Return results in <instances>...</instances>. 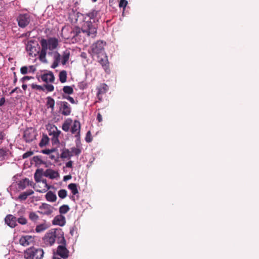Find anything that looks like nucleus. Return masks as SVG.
I'll return each instance as SVG.
<instances>
[{
  "label": "nucleus",
  "mask_w": 259,
  "mask_h": 259,
  "mask_svg": "<svg viewBox=\"0 0 259 259\" xmlns=\"http://www.w3.org/2000/svg\"><path fill=\"white\" fill-rule=\"evenodd\" d=\"M33 193L34 192L32 190H29L20 194L18 198L21 201H24L27 198L28 196L33 194Z\"/></svg>",
  "instance_id": "obj_23"
},
{
  "label": "nucleus",
  "mask_w": 259,
  "mask_h": 259,
  "mask_svg": "<svg viewBox=\"0 0 259 259\" xmlns=\"http://www.w3.org/2000/svg\"><path fill=\"white\" fill-rule=\"evenodd\" d=\"M32 78V77H31V76H25L21 79V81H25V80H29Z\"/></svg>",
  "instance_id": "obj_53"
},
{
  "label": "nucleus",
  "mask_w": 259,
  "mask_h": 259,
  "mask_svg": "<svg viewBox=\"0 0 259 259\" xmlns=\"http://www.w3.org/2000/svg\"><path fill=\"white\" fill-rule=\"evenodd\" d=\"M55 151V149H51V150H50V149H45V150H42V153H44V154H51L52 152Z\"/></svg>",
  "instance_id": "obj_51"
},
{
  "label": "nucleus",
  "mask_w": 259,
  "mask_h": 259,
  "mask_svg": "<svg viewBox=\"0 0 259 259\" xmlns=\"http://www.w3.org/2000/svg\"><path fill=\"white\" fill-rule=\"evenodd\" d=\"M70 208L68 205L64 204L59 207V211L60 214H66L69 211Z\"/></svg>",
  "instance_id": "obj_29"
},
{
  "label": "nucleus",
  "mask_w": 259,
  "mask_h": 259,
  "mask_svg": "<svg viewBox=\"0 0 259 259\" xmlns=\"http://www.w3.org/2000/svg\"><path fill=\"white\" fill-rule=\"evenodd\" d=\"M56 237V232H51L47 233L43 238V240L46 245L52 246L54 244Z\"/></svg>",
  "instance_id": "obj_9"
},
{
  "label": "nucleus",
  "mask_w": 259,
  "mask_h": 259,
  "mask_svg": "<svg viewBox=\"0 0 259 259\" xmlns=\"http://www.w3.org/2000/svg\"><path fill=\"white\" fill-rule=\"evenodd\" d=\"M73 162L71 160L69 161L66 163V166L67 167L72 168Z\"/></svg>",
  "instance_id": "obj_54"
},
{
  "label": "nucleus",
  "mask_w": 259,
  "mask_h": 259,
  "mask_svg": "<svg viewBox=\"0 0 259 259\" xmlns=\"http://www.w3.org/2000/svg\"><path fill=\"white\" fill-rule=\"evenodd\" d=\"M80 122L77 120H74L73 124L71 128V132L72 134H75L76 133V135L75 136L77 138V140L79 142L80 141Z\"/></svg>",
  "instance_id": "obj_13"
},
{
  "label": "nucleus",
  "mask_w": 259,
  "mask_h": 259,
  "mask_svg": "<svg viewBox=\"0 0 259 259\" xmlns=\"http://www.w3.org/2000/svg\"><path fill=\"white\" fill-rule=\"evenodd\" d=\"M5 134L3 132H0V140H3L5 138Z\"/></svg>",
  "instance_id": "obj_61"
},
{
  "label": "nucleus",
  "mask_w": 259,
  "mask_h": 259,
  "mask_svg": "<svg viewBox=\"0 0 259 259\" xmlns=\"http://www.w3.org/2000/svg\"><path fill=\"white\" fill-rule=\"evenodd\" d=\"M6 155V151L4 149H0V157H4Z\"/></svg>",
  "instance_id": "obj_52"
},
{
  "label": "nucleus",
  "mask_w": 259,
  "mask_h": 259,
  "mask_svg": "<svg viewBox=\"0 0 259 259\" xmlns=\"http://www.w3.org/2000/svg\"><path fill=\"white\" fill-rule=\"evenodd\" d=\"M128 3L126 0H120L119 3V7L120 8H123V11L125 10V7H126Z\"/></svg>",
  "instance_id": "obj_41"
},
{
  "label": "nucleus",
  "mask_w": 259,
  "mask_h": 259,
  "mask_svg": "<svg viewBox=\"0 0 259 259\" xmlns=\"http://www.w3.org/2000/svg\"><path fill=\"white\" fill-rule=\"evenodd\" d=\"M80 56L84 59H86L87 58V54L85 52H82L81 53Z\"/></svg>",
  "instance_id": "obj_62"
},
{
  "label": "nucleus",
  "mask_w": 259,
  "mask_h": 259,
  "mask_svg": "<svg viewBox=\"0 0 259 259\" xmlns=\"http://www.w3.org/2000/svg\"><path fill=\"white\" fill-rule=\"evenodd\" d=\"M29 219L32 222H35L39 219V217L35 212H30L29 214Z\"/></svg>",
  "instance_id": "obj_34"
},
{
  "label": "nucleus",
  "mask_w": 259,
  "mask_h": 259,
  "mask_svg": "<svg viewBox=\"0 0 259 259\" xmlns=\"http://www.w3.org/2000/svg\"><path fill=\"white\" fill-rule=\"evenodd\" d=\"M17 221L19 224L21 225H25L27 223V219L23 217L17 219Z\"/></svg>",
  "instance_id": "obj_42"
},
{
  "label": "nucleus",
  "mask_w": 259,
  "mask_h": 259,
  "mask_svg": "<svg viewBox=\"0 0 259 259\" xmlns=\"http://www.w3.org/2000/svg\"><path fill=\"white\" fill-rule=\"evenodd\" d=\"M20 72L22 74H26L28 72V68L27 66H23L20 68Z\"/></svg>",
  "instance_id": "obj_47"
},
{
  "label": "nucleus",
  "mask_w": 259,
  "mask_h": 259,
  "mask_svg": "<svg viewBox=\"0 0 259 259\" xmlns=\"http://www.w3.org/2000/svg\"><path fill=\"white\" fill-rule=\"evenodd\" d=\"M70 123H71V120L70 121H68V120L65 121L62 125V130L66 132H68L69 128H70Z\"/></svg>",
  "instance_id": "obj_37"
},
{
  "label": "nucleus",
  "mask_w": 259,
  "mask_h": 259,
  "mask_svg": "<svg viewBox=\"0 0 259 259\" xmlns=\"http://www.w3.org/2000/svg\"><path fill=\"white\" fill-rule=\"evenodd\" d=\"M73 156V154L68 149H64L63 150L61 154V158H70Z\"/></svg>",
  "instance_id": "obj_26"
},
{
  "label": "nucleus",
  "mask_w": 259,
  "mask_h": 259,
  "mask_svg": "<svg viewBox=\"0 0 259 259\" xmlns=\"http://www.w3.org/2000/svg\"><path fill=\"white\" fill-rule=\"evenodd\" d=\"M44 87L45 89L48 91V92H52L54 90V87L52 84H47L44 85Z\"/></svg>",
  "instance_id": "obj_46"
},
{
  "label": "nucleus",
  "mask_w": 259,
  "mask_h": 259,
  "mask_svg": "<svg viewBox=\"0 0 259 259\" xmlns=\"http://www.w3.org/2000/svg\"><path fill=\"white\" fill-rule=\"evenodd\" d=\"M58 64L59 62L54 61V63L52 64V67L53 68H55L58 66Z\"/></svg>",
  "instance_id": "obj_60"
},
{
  "label": "nucleus",
  "mask_w": 259,
  "mask_h": 259,
  "mask_svg": "<svg viewBox=\"0 0 259 259\" xmlns=\"http://www.w3.org/2000/svg\"><path fill=\"white\" fill-rule=\"evenodd\" d=\"M98 12L96 10H93L91 12L87 13L86 15L90 18V20H93V22H95V18L97 17Z\"/></svg>",
  "instance_id": "obj_32"
},
{
  "label": "nucleus",
  "mask_w": 259,
  "mask_h": 259,
  "mask_svg": "<svg viewBox=\"0 0 259 259\" xmlns=\"http://www.w3.org/2000/svg\"><path fill=\"white\" fill-rule=\"evenodd\" d=\"M70 56V53L68 52H64L62 56L61 57V63L63 65H65L68 61Z\"/></svg>",
  "instance_id": "obj_30"
},
{
  "label": "nucleus",
  "mask_w": 259,
  "mask_h": 259,
  "mask_svg": "<svg viewBox=\"0 0 259 259\" xmlns=\"http://www.w3.org/2000/svg\"><path fill=\"white\" fill-rule=\"evenodd\" d=\"M67 191L65 189H61L58 191L59 197L61 199H64L67 196Z\"/></svg>",
  "instance_id": "obj_39"
},
{
  "label": "nucleus",
  "mask_w": 259,
  "mask_h": 259,
  "mask_svg": "<svg viewBox=\"0 0 259 259\" xmlns=\"http://www.w3.org/2000/svg\"><path fill=\"white\" fill-rule=\"evenodd\" d=\"M63 98H65L66 99H67L70 103H71L72 104H75V102L74 100V99L70 97V96H63Z\"/></svg>",
  "instance_id": "obj_50"
},
{
  "label": "nucleus",
  "mask_w": 259,
  "mask_h": 259,
  "mask_svg": "<svg viewBox=\"0 0 259 259\" xmlns=\"http://www.w3.org/2000/svg\"><path fill=\"white\" fill-rule=\"evenodd\" d=\"M70 152L73 154V156L76 155L78 156L81 153V149L80 148H76V147H72L70 149Z\"/></svg>",
  "instance_id": "obj_38"
},
{
  "label": "nucleus",
  "mask_w": 259,
  "mask_h": 259,
  "mask_svg": "<svg viewBox=\"0 0 259 259\" xmlns=\"http://www.w3.org/2000/svg\"><path fill=\"white\" fill-rule=\"evenodd\" d=\"M36 133L32 128L26 130L24 132L23 138L26 142H32L35 139Z\"/></svg>",
  "instance_id": "obj_10"
},
{
  "label": "nucleus",
  "mask_w": 259,
  "mask_h": 259,
  "mask_svg": "<svg viewBox=\"0 0 259 259\" xmlns=\"http://www.w3.org/2000/svg\"><path fill=\"white\" fill-rule=\"evenodd\" d=\"M57 242L59 244V245H66V241L64 237L63 234H57V237L56 238Z\"/></svg>",
  "instance_id": "obj_24"
},
{
  "label": "nucleus",
  "mask_w": 259,
  "mask_h": 259,
  "mask_svg": "<svg viewBox=\"0 0 259 259\" xmlns=\"http://www.w3.org/2000/svg\"><path fill=\"white\" fill-rule=\"evenodd\" d=\"M33 159L36 162H41V160L40 158L38 156H34L33 157Z\"/></svg>",
  "instance_id": "obj_57"
},
{
  "label": "nucleus",
  "mask_w": 259,
  "mask_h": 259,
  "mask_svg": "<svg viewBox=\"0 0 259 259\" xmlns=\"http://www.w3.org/2000/svg\"><path fill=\"white\" fill-rule=\"evenodd\" d=\"M13 74H14L13 84L14 85H15L16 82H17V75H16V73L15 72H13Z\"/></svg>",
  "instance_id": "obj_56"
},
{
  "label": "nucleus",
  "mask_w": 259,
  "mask_h": 259,
  "mask_svg": "<svg viewBox=\"0 0 259 259\" xmlns=\"http://www.w3.org/2000/svg\"><path fill=\"white\" fill-rule=\"evenodd\" d=\"M47 100V103H46V106L48 108H51L52 110L53 111L54 109V106L55 102L53 98H52L51 97H48L46 98Z\"/></svg>",
  "instance_id": "obj_25"
},
{
  "label": "nucleus",
  "mask_w": 259,
  "mask_h": 259,
  "mask_svg": "<svg viewBox=\"0 0 259 259\" xmlns=\"http://www.w3.org/2000/svg\"><path fill=\"white\" fill-rule=\"evenodd\" d=\"M51 186L48 185L47 180L44 179L35 186V190L40 193H45L50 189Z\"/></svg>",
  "instance_id": "obj_12"
},
{
  "label": "nucleus",
  "mask_w": 259,
  "mask_h": 259,
  "mask_svg": "<svg viewBox=\"0 0 259 259\" xmlns=\"http://www.w3.org/2000/svg\"><path fill=\"white\" fill-rule=\"evenodd\" d=\"M26 50L29 52V55L31 56H35L39 52L36 47L33 46L30 43L27 44Z\"/></svg>",
  "instance_id": "obj_20"
},
{
  "label": "nucleus",
  "mask_w": 259,
  "mask_h": 259,
  "mask_svg": "<svg viewBox=\"0 0 259 259\" xmlns=\"http://www.w3.org/2000/svg\"><path fill=\"white\" fill-rule=\"evenodd\" d=\"M58 133V136H59L60 134H61V131L58 130L57 127L54 125L53 127H51L49 135L52 136V137H55L56 134Z\"/></svg>",
  "instance_id": "obj_31"
},
{
  "label": "nucleus",
  "mask_w": 259,
  "mask_h": 259,
  "mask_svg": "<svg viewBox=\"0 0 259 259\" xmlns=\"http://www.w3.org/2000/svg\"><path fill=\"white\" fill-rule=\"evenodd\" d=\"M54 210V207L47 203H42L39 206V210L37 212L43 215H51Z\"/></svg>",
  "instance_id": "obj_6"
},
{
  "label": "nucleus",
  "mask_w": 259,
  "mask_h": 259,
  "mask_svg": "<svg viewBox=\"0 0 259 259\" xmlns=\"http://www.w3.org/2000/svg\"><path fill=\"white\" fill-rule=\"evenodd\" d=\"M41 78L43 81L46 82V83L49 82H53L55 80L54 75L52 72L44 74L41 75Z\"/></svg>",
  "instance_id": "obj_19"
},
{
  "label": "nucleus",
  "mask_w": 259,
  "mask_h": 259,
  "mask_svg": "<svg viewBox=\"0 0 259 259\" xmlns=\"http://www.w3.org/2000/svg\"><path fill=\"white\" fill-rule=\"evenodd\" d=\"M33 154V152L31 151H27L26 153H24L22 157L23 159L27 158L31 155H32Z\"/></svg>",
  "instance_id": "obj_48"
},
{
  "label": "nucleus",
  "mask_w": 259,
  "mask_h": 259,
  "mask_svg": "<svg viewBox=\"0 0 259 259\" xmlns=\"http://www.w3.org/2000/svg\"><path fill=\"white\" fill-rule=\"evenodd\" d=\"M5 221V223L11 228H14L17 225V218L12 214L7 215Z\"/></svg>",
  "instance_id": "obj_16"
},
{
  "label": "nucleus",
  "mask_w": 259,
  "mask_h": 259,
  "mask_svg": "<svg viewBox=\"0 0 259 259\" xmlns=\"http://www.w3.org/2000/svg\"><path fill=\"white\" fill-rule=\"evenodd\" d=\"M19 89V88L18 87H16L14 89H13L11 92H10V95H12L14 93H15V92L17 91V90Z\"/></svg>",
  "instance_id": "obj_64"
},
{
  "label": "nucleus",
  "mask_w": 259,
  "mask_h": 259,
  "mask_svg": "<svg viewBox=\"0 0 259 259\" xmlns=\"http://www.w3.org/2000/svg\"><path fill=\"white\" fill-rule=\"evenodd\" d=\"M98 59V62L102 66L106 72H108L109 70V63L108 60L107 56L106 53H103L100 55V56H97Z\"/></svg>",
  "instance_id": "obj_8"
},
{
  "label": "nucleus",
  "mask_w": 259,
  "mask_h": 259,
  "mask_svg": "<svg viewBox=\"0 0 259 259\" xmlns=\"http://www.w3.org/2000/svg\"><path fill=\"white\" fill-rule=\"evenodd\" d=\"M31 87L33 89H36V90H37L39 91H44V87H43L40 85H37V84L33 83L31 84Z\"/></svg>",
  "instance_id": "obj_45"
},
{
  "label": "nucleus",
  "mask_w": 259,
  "mask_h": 259,
  "mask_svg": "<svg viewBox=\"0 0 259 259\" xmlns=\"http://www.w3.org/2000/svg\"><path fill=\"white\" fill-rule=\"evenodd\" d=\"M69 251L66 248V245H59L54 255L60 256L63 259H66L69 256Z\"/></svg>",
  "instance_id": "obj_7"
},
{
  "label": "nucleus",
  "mask_w": 259,
  "mask_h": 259,
  "mask_svg": "<svg viewBox=\"0 0 259 259\" xmlns=\"http://www.w3.org/2000/svg\"><path fill=\"white\" fill-rule=\"evenodd\" d=\"M49 139L47 137H44L41 139L39 145L40 147H43L48 143Z\"/></svg>",
  "instance_id": "obj_40"
},
{
  "label": "nucleus",
  "mask_w": 259,
  "mask_h": 259,
  "mask_svg": "<svg viewBox=\"0 0 259 259\" xmlns=\"http://www.w3.org/2000/svg\"><path fill=\"white\" fill-rule=\"evenodd\" d=\"M41 46V50L40 51L39 59L44 62H46V56L48 49L53 50L55 49L58 45V40L55 37H50L48 40L42 38L40 41Z\"/></svg>",
  "instance_id": "obj_1"
},
{
  "label": "nucleus",
  "mask_w": 259,
  "mask_h": 259,
  "mask_svg": "<svg viewBox=\"0 0 259 259\" xmlns=\"http://www.w3.org/2000/svg\"><path fill=\"white\" fill-rule=\"evenodd\" d=\"M58 137V133L56 134L55 137H52V142L53 144H59V140Z\"/></svg>",
  "instance_id": "obj_44"
},
{
  "label": "nucleus",
  "mask_w": 259,
  "mask_h": 259,
  "mask_svg": "<svg viewBox=\"0 0 259 259\" xmlns=\"http://www.w3.org/2000/svg\"><path fill=\"white\" fill-rule=\"evenodd\" d=\"M33 182L30 181L27 178H25L20 181L18 183V188L21 190H24L27 186H32Z\"/></svg>",
  "instance_id": "obj_18"
},
{
  "label": "nucleus",
  "mask_w": 259,
  "mask_h": 259,
  "mask_svg": "<svg viewBox=\"0 0 259 259\" xmlns=\"http://www.w3.org/2000/svg\"><path fill=\"white\" fill-rule=\"evenodd\" d=\"M41 177V171L39 169H37L34 174V179L35 181L37 183L41 182V181L40 180Z\"/></svg>",
  "instance_id": "obj_33"
},
{
  "label": "nucleus",
  "mask_w": 259,
  "mask_h": 259,
  "mask_svg": "<svg viewBox=\"0 0 259 259\" xmlns=\"http://www.w3.org/2000/svg\"><path fill=\"white\" fill-rule=\"evenodd\" d=\"M68 189H70L73 194V195H75L78 193V191L77 188V185L75 183H71L68 185Z\"/></svg>",
  "instance_id": "obj_28"
},
{
  "label": "nucleus",
  "mask_w": 259,
  "mask_h": 259,
  "mask_svg": "<svg viewBox=\"0 0 259 259\" xmlns=\"http://www.w3.org/2000/svg\"><path fill=\"white\" fill-rule=\"evenodd\" d=\"M60 81L61 83H64L67 80V72L65 70H62L60 72L59 74Z\"/></svg>",
  "instance_id": "obj_27"
},
{
  "label": "nucleus",
  "mask_w": 259,
  "mask_h": 259,
  "mask_svg": "<svg viewBox=\"0 0 259 259\" xmlns=\"http://www.w3.org/2000/svg\"><path fill=\"white\" fill-rule=\"evenodd\" d=\"M5 103V98L3 97L0 100V106H3Z\"/></svg>",
  "instance_id": "obj_59"
},
{
  "label": "nucleus",
  "mask_w": 259,
  "mask_h": 259,
  "mask_svg": "<svg viewBox=\"0 0 259 259\" xmlns=\"http://www.w3.org/2000/svg\"><path fill=\"white\" fill-rule=\"evenodd\" d=\"M81 30L88 36L94 37L97 34V25L91 20L84 21L81 26Z\"/></svg>",
  "instance_id": "obj_3"
},
{
  "label": "nucleus",
  "mask_w": 259,
  "mask_h": 259,
  "mask_svg": "<svg viewBox=\"0 0 259 259\" xmlns=\"http://www.w3.org/2000/svg\"><path fill=\"white\" fill-rule=\"evenodd\" d=\"M44 176L46 177H49L51 179H54L59 176V174L57 171L53 169H48L45 171Z\"/></svg>",
  "instance_id": "obj_21"
},
{
  "label": "nucleus",
  "mask_w": 259,
  "mask_h": 259,
  "mask_svg": "<svg viewBox=\"0 0 259 259\" xmlns=\"http://www.w3.org/2000/svg\"><path fill=\"white\" fill-rule=\"evenodd\" d=\"M18 26L22 28H25L31 21V17L28 14H21L17 18Z\"/></svg>",
  "instance_id": "obj_5"
},
{
  "label": "nucleus",
  "mask_w": 259,
  "mask_h": 259,
  "mask_svg": "<svg viewBox=\"0 0 259 259\" xmlns=\"http://www.w3.org/2000/svg\"><path fill=\"white\" fill-rule=\"evenodd\" d=\"M65 223V218L61 214L56 216L53 221V224L54 225H59L60 226H63Z\"/></svg>",
  "instance_id": "obj_17"
},
{
  "label": "nucleus",
  "mask_w": 259,
  "mask_h": 259,
  "mask_svg": "<svg viewBox=\"0 0 259 259\" xmlns=\"http://www.w3.org/2000/svg\"><path fill=\"white\" fill-rule=\"evenodd\" d=\"M46 199L49 202H54L57 200L56 195L51 191H50L46 194Z\"/></svg>",
  "instance_id": "obj_22"
},
{
  "label": "nucleus",
  "mask_w": 259,
  "mask_h": 259,
  "mask_svg": "<svg viewBox=\"0 0 259 259\" xmlns=\"http://www.w3.org/2000/svg\"><path fill=\"white\" fill-rule=\"evenodd\" d=\"M24 257L26 259H42L44 252L40 248L34 247L27 248L24 252Z\"/></svg>",
  "instance_id": "obj_2"
},
{
  "label": "nucleus",
  "mask_w": 259,
  "mask_h": 259,
  "mask_svg": "<svg viewBox=\"0 0 259 259\" xmlns=\"http://www.w3.org/2000/svg\"><path fill=\"white\" fill-rule=\"evenodd\" d=\"M109 88L108 85L103 83H101L99 87L97 88L98 92L97 94V97L98 99L99 102H101L102 100V95L105 94L107 91L108 90Z\"/></svg>",
  "instance_id": "obj_14"
},
{
  "label": "nucleus",
  "mask_w": 259,
  "mask_h": 259,
  "mask_svg": "<svg viewBox=\"0 0 259 259\" xmlns=\"http://www.w3.org/2000/svg\"><path fill=\"white\" fill-rule=\"evenodd\" d=\"M33 242L34 238L29 235L22 236L19 239L20 244L24 246H28Z\"/></svg>",
  "instance_id": "obj_15"
},
{
  "label": "nucleus",
  "mask_w": 259,
  "mask_h": 259,
  "mask_svg": "<svg viewBox=\"0 0 259 259\" xmlns=\"http://www.w3.org/2000/svg\"><path fill=\"white\" fill-rule=\"evenodd\" d=\"M63 91L65 94L70 95L73 93V89L71 86H64L63 88Z\"/></svg>",
  "instance_id": "obj_35"
},
{
  "label": "nucleus",
  "mask_w": 259,
  "mask_h": 259,
  "mask_svg": "<svg viewBox=\"0 0 259 259\" xmlns=\"http://www.w3.org/2000/svg\"><path fill=\"white\" fill-rule=\"evenodd\" d=\"M97 119L100 122L102 121V115L100 113H98L97 115Z\"/></svg>",
  "instance_id": "obj_58"
},
{
  "label": "nucleus",
  "mask_w": 259,
  "mask_h": 259,
  "mask_svg": "<svg viewBox=\"0 0 259 259\" xmlns=\"http://www.w3.org/2000/svg\"><path fill=\"white\" fill-rule=\"evenodd\" d=\"M47 225L45 224H42L37 225L36 227L35 231L36 232L39 233V232L45 231V230L47 229Z\"/></svg>",
  "instance_id": "obj_36"
},
{
  "label": "nucleus",
  "mask_w": 259,
  "mask_h": 259,
  "mask_svg": "<svg viewBox=\"0 0 259 259\" xmlns=\"http://www.w3.org/2000/svg\"><path fill=\"white\" fill-rule=\"evenodd\" d=\"M71 178V176L70 175H67L64 177V181H67L68 180H69Z\"/></svg>",
  "instance_id": "obj_63"
},
{
  "label": "nucleus",
  "mask_w": 259,
  "mask_h": 259,
  "mask_svg": "<svg viewBox=\"0 0 259 259\" xmlns=\"http://www.w3.org/2000/svg\"><path fill=\"white\" fill-rule=\"evenodd\" d=\"M85 141L88 143H90L92 141V137L91 132L90 131H88L86 134V136L85 138Z\"/></svg>",
  "instance_id": "obj_43"
},
{
  "label": "nucleus",
  "mask_w": 259,
  "mask_h": 259,
  "mask_svg": "<svg viewBox=\"0 0 259 259\" xmlns=\"http://www.w3.org/2000/svg\"><path fill=\"white\" fill-rule=\"evenodd\" d=\"M28 68V69H29V72H34L36 70L35 68L33 65L29 66Z\"/></svg>",
  "instance_id": "obj_55"
},
{
  "label": "nucleus",
  "mask_w": 259,
  "mask_h": 259,
  "mask_svg": "<svg viewBox=\"0 0 259 259\" xmlns=\"http://www.w3.org/2000/svg\"><path fill=\"white\" fill-rule=\"evenodd\" d=\"M106 42L103 40H98L96 42L93 44L91 46V51H89V53L93 56L97 55L100 56L105 53L104 47L106 46Z\"/></svg>",
  "instance_id": "obj_4"
},
{
  "label": "nucleus",
  "mask_w": 259,
  "mask_h": 259,
  "mask_svg": "<svg viewBox=\"0 0 259 259\" xmlns=\"http://www.w3.org/2000/svg\"><path fill=\"white\" fill-rule=\"evenodd\" d=\"M54 59H55V61H57L58 62H59L61 60V57L60 55V54L58 52L56 53L55 55H54Z\"/></svg>",
  "instance_id": "obj_49"
},
{
  "label": "nucleus",
  "mask_w": 259,
  "mask_h": 259,
  "mask_svg": "<svg viewBox=\"0 0 259 259\" xmlns=\"http://www.w3.org/2000/svg\"><path fill=\"white\" fill-rule=\"evenodd\" d=\"M60 110L62 115L64 116L69 115L71 112V108L70 105L65 101L60 102Z\"/></svg>",
  "instance_id": "obj_11"
}]
</instances>
